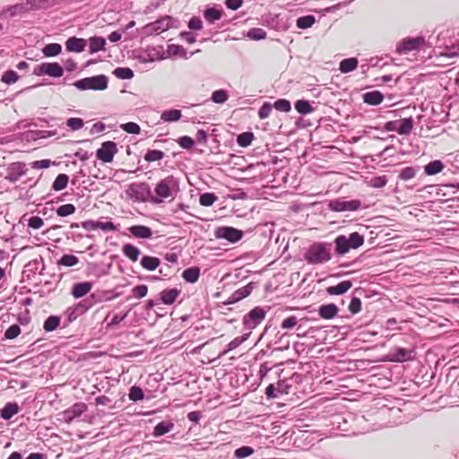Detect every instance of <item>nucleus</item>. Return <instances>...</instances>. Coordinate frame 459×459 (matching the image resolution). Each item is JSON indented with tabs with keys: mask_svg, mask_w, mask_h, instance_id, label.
<instances>
[{
	"mask_svg": "<svg viewBox=\"0 0 459 459\" xmlns=\"http://www.w3.org/2000/svg\"><path fill=\"white\" fill-rule=\"evenodd\" d=\"M64 74L63 67L58 63H42L34 69L36 75H48L58 78Z\"/></svg>",
	"mask_w": 459,
	"mask_h": 459,
	"instance_id": "11",
	"label": "nucleus"
},
{
	"mask_svg": "<svg viewBox=\"0 0 459 459\" xmlns=\"http://www.w3.org/2000/svg\"><path fill=\"white\" fill-rule=\"evenodd\" d=\"M426 41L423 37L406 38L397 44L396 52L405 54L410 51L417 50L425 45Z\"/></svg>",
	"mask_w": 459,
	"mask_h": 459,
	"instance_id": "8",
	"label": "nucleus"
},
{
	"mask_svg": "<svg viewBox=\"0 0 459 459\" xmlns=\"http://www.w3.org/2000/svg\"><path fill=\"white\" fill-rule=\"evenodd\" d=\"M182 117V113L179 109H169L161 113L160 119L164 122H176L178 121Z\"/></svg>",
	"mask_w": 459,
	"mask_h": 459,
	"instance_id": "34",
	"label": "nucleus"
},
{
	"mask_svg": "<svg viewBox=\"0 0 459 459\" xmlns=\"http://www.w3.org/2000/svg\"><path fill=\"white\" fill-rule=\"evenodd\" d=\"M255 136L252 132H244L238 135L237 143L241 147H247L251 144Z\"/></svg>",
	"mask_w": 459,
	"mask_h": 459,
	"instance_id": "42",
	"label": "nucleus"
},
{
	"mask_svg": "<svg viewBox=\"0 0 459 459\" xmlns=\"http://www.w3.org/2000/svg\"><path fill=\"white\" fill-rule=\"evenodd\" d=\"M349 311L352 314H358L361 310V300L359 298L353 297L349 304Z\"/></svg>",
	"mask_w": 459,
	"mask_h": 459,
	"instance_id": "60",
	"label": "nucleus"
},
{
	"mask_svg": "<svg viewBox=\"0 0 459 459\" xmlns=\"http://www.w3.org/2000/svg\"><path fill=\"white\" fill-rule=\"evenodd\" d=\"M69 177L66 174H59L53 182L52 188L55 191H61L67 186Z\"/></svg>",
	"mask_w": 459,
	"mask_h": 459,
	"instance_id": "39",
	"label": "nucleus"
},
{
	"mask_svg": "<svg viewBox=\"0 0 459 459\" xmlns=\"http://www.w3.org/2000/svg\"><path fill=\"white\" fill-rule=\"evenodd\" d=\"M108 78L104 74L95 75L91 77H85L74 82L80 91H103L108 87Z\"/></svg>",
	"mask_w": 459,
	"mask_h": 459,
	"instance_id": "4",
	"label": "nucleus"
},
{
	"mask_svg": "<svg viewBox=\"0 0 459 459\" xmlns=\"http://www.w3.org/2000/svg\"><path fill=\"white\" fill-rule=\"evenodd\" d=\"M132 292L134 294V297L137 299H142L147 295L148 287L144 284L137 285L133 288Z\"/></svg>",
	"mask_w": 459,
	"mask_h": 459,
	"instance_id": "62",
	"label": "nucleus"
},
{
	"mask_svg": "<svg viewBox=\"0 0 459 459\" xmlns=\"http://www.w3.org/2000/svg\"><path fill=\"white\" fill-rule=\"evenodd\" d=\"M113 74L118 79L129 80L134 77V71L129 67H117Z\"/></svg>",
	"mask_w": 459,
	"mask_h": 459,
	"instance_id": "41",
	"label": "nucleus"
},
{
	"mask_svg": "<svg viewBox=\"0 0 459 459\" xmlns=\"http://www.w3.org/2000/svg\"><path fill=\"white\" fill-rule=\"evenodd\" d=\"M86 43L84 39L71 37L65 41V48L69 52L81 53L84 50Z\"/></svg>",
	"mask_w": 459,
	"mask_h": 459,
	"instance_id": "18",
	"label": "nucleus"
},
{
	"mask_svg": "<svg viewBox=\"0 0 459 459\" xmlns=\"http://www.w3.org/2000/svg\"><path fill=\"white\" fill-rule=\"evenodd\" d=\"M20 76L13 70H8L2 75L1 81L8 85L15 83L19 80Z\"/></svg>",
	"mask_w": 459,
	"mask_h": 459,
	"instance_id": "49",
	"label": "nucleus"
},
{
	"mask_svg": "<svg viewBox=\"0 0 459 459\" xmlns=\"http://www.w3.org/2000/svg\"><path fill=\"white\" fill-rule=\"evenodd\" d=\"M316 22V17L314 15H305L297 19L296 26L299 29L306 30L311 28Z\"/></svg>",
	"mask_w": 459,
	"mask_h": 459,
	"instance_id": "35",
	"label": "nucleus"
},
{
	"mask_svg": "<svg viewBox=\"0 0 459 459\" xmlns=\"http://www.w3.org/2000/svg\"><path fill=\"white\" fill-rule=\"evenodd\" d=\"M441 55L447 57L459 56V42L446 46Z\"/></svg>",
	"mask_w": 459,
	"mask_h": 459,
	"instance_id": "50",
	"label": "nucleus"
},
{
	"mask_svg": "<svg viewBox=\"0 0 459 459\" xmlns=\"http://www.w3.org/2000/svg\"><path fill=\"white\" fill-rule=\"evenodd\" d=\"M267 311L262 307H255L243 317V325L247 330L255 329L262 323Z\"/></svg>",
	"mask_w": 459,
	"mask_h": 459,
	"instance_id": "5",
	"label": "nucleus"
},
{
	"mask_svg": "<svg viewBox=\"0 0 459 459\" xmlns=\"http://www.w3.org/2000/svg\"><path fill=\"white\" fill-rule=\"evenodd\" d=\"M273 105L269 102H264L258 110V117L260 119L267 118L273 109Z\"/></svg>",
	"mask_w": 459,
	"mask_h": 459,
	"instance_id": "59",
	"label": "nucleus"
},
{
	"mask_svg": "<svg viewBox=\"0 0 459 459\" xmlns=\"http://www.w3.org/2000/svg\"><path fill=\"white\" fill-rule=\"evenodd\" d=\"M336 253L340 255L347 254L351 249H357L364 244V237L359 232L351 233L348 237L339 235L334 239Z\"/></svg>",
	"mask_w": 459,
	"mask_h": 459,
	"instance_id": "3",
	"label": "nucleus"
},
{
	"mask_svg": "<svg viewBox=\"0 0 459 459\" xmlns=\"http://www.w3.org/2000/svg\"><path fill=\"white\" fill-rule=\"evenodd\" d=\"M413 351L405 348L395 347L387 355L385 360L392 362H404L413 359Z\"/></svg>",
	"mask_w": 459,
	"mask_h": 459,
	"instance_id": "13",
	"label": "nucleus"
},
{
	"mask_svg": "<svg viewBox=\"0 0 459 459\" xmlns=\"http://www.w3.org/2000/svg\"><path fill=\"white\" fill-rule=\"evenodd\" d=\"M253 289H254L253 282H249L248 284L238 289L231 294V296L228 299V300L225 301V304H227V305L233 304V303H236V302L247 298V296L250 295Z\"/></svg>",
	"mask_w": 459,
	"mask_h": 459,
	"instance_id": "16",
	"label": "nucleus"
},
{
	"mask_svg": "<svg viewBox=\"0 0 459 459\" xmlns=\"http://www.w3.org/2000/svg\"><path fill=\"white\" fill-rule=\"evenodd\" d=\"M79 263V259L74 255L65 254L64 255L58 262L59 265H64L66 267L74 266Z\"/></svg>",
	"mask_w": 459,
	"mask_h": 459,
	"instance_id": "44",
	"label": "nucleus"
},
{
	"mask_svg": "<svg viewBox=\"0 0 459 459\" xmlns=\"http://www.w3.org/2000/svg\"><path fill=\"white\" fill-rule=\"evenodd\" d=\"M173 23L174 19L171 16L166 15L153 22L147 24L144 29L147 33L160 34L171 28L173 26Z\"/></svg>",
	"mask_w": 459,
	"mask_h": 459,
	"instance_id": "10",
	"label": "nucleus"
},
{
	"mask_svg": "<svg viewBox=\"0 0 459 459\" xmlns=\"http://www.w3.org/2000/svg\"><path fill=\"white\" fill-rule=\"evenodd\" d=\"M249 335H250V333H244L242 336L234 338L232 341H230L228 343L227 349L222 352V355H225L229 351L237 349L240 344H242L245 341H247L248 339Z\"/></svg>",
	"mask_w": 459,
	"mask_h": 459,
	"instance_id": "38",
	"label": "nucleus"
},
{
	"mask_svg": "<svg viewBox=\"0 0 459 459\" xmlns=\"http://www.w3.org/2000/svg\"><path fill=\"white\" fill-rule=\"evenodd\" d=\"M97 230H101L103 231H115L117 230L118 228L112 221H98Z\"/></svg>",
	"mask_w": 459,
	"mask_h": 459,
	"instance_id": "63",
	"label": "nucleus"
},
{
	"mask_svg": "<svg viewBox=\"0 0 459 459\" xmlns=\"http://www.w3.org/2000/svg\"><path fill=\"white\" fill-rule=\"evenodd\" d=\"M178 143L183 149L190 150L193 148V146L195 144V141L190 136L185 135V136L178 138Z\"/></svg>",
	"mask_w": 459,
	"mask_h": 459,
	"instance_id": "61",
	"label": "nucleus"
},
{
	"mask_svg": "<svg viewBox=\"0 0 459 459\" xmlns=\"http://www.w3.org/2000/svg\"><path fill=\"white\" fill-rule=\"evenodd\" d=\"M217 199L218 196L213 193H204L200 195L199 203L203 206L209 207L212 206Z\"/></svg>",
	"mask_w": 459,
	"mask_h": 459,
	"instance_id": "47",
	"label": "nucleus"
},
{
	"mask_svg": "<svg viewBox=\"0 0 459 459\" xmlns=\"http://www.w3.org/2000/svg\"><path fill=\"white\" fill-rule=\"evenodd\" d=\"M444 163L439 160H436L428 163L424 167V171L428 176H433L441 172L444 169Z\"/></svg>",
	"mask_w": 459,
	"mask_h": 459,
	"instance_id": "32",
	"label": "nucleus"
},
{
	"mask_svg": "<svg viewBox=\"0 0 459 459\" xmlns=\"http://www.w3.org/2000/svg\"><path fill=\"white\" fill-rule=\"evenodd\" d=\"M181 290L177 288L167 289L162 290L159 296V300L165 305L173 304L177 298L180 295Z\"/></svg>",
	"mask_w": 459,
	"mask_h": 459,
	"instance_id": "19",
	"label": "nucleus"
},
{
	"mask_svg": "<svg viewBox=\"0 0 459 459\" xmlns=\"http://www.w3.org/2000/svg\"><path fill=\"white\" fill-rule=\"evenodd\" d=\"M74 212H75V206L72 204H63L56 209V214L59 217H65V216L71 215V214L74 213Z\"/></svg>",
	"mask_w": 459,
	"mask_h": 459,
	"instance_id": "51",
	"label": "nucleus"
},
{
	"mask_svg": "<svg viewBox=\"0 0 459 459\" xmlns=\"http://www.w3.org/2000/svg\"><path fill=\"white\" fill-rule=\"evenodd\" d=\"M332 244L328 242H315L309 246L304 257L308 264H324L332 259Z\"/></svg>",
	"mask_w": 459,
	"mask_h": 459,
	"instance_id": "1",
	"label": "nucleus"
},
{
	"mask_svg": "<svg viewBox=\"0 0 459 459\" xmlns=\"http://www.w3.org/2000/svg\"><path fill=\"white\" fill-rule=\"evenodd\" d=\"M117 152V143L112 141H107L102 143L100 148L97 150L96 157L105 163H109L113 160Z\"/></svg>",
	"mask_w": 459,
	"mask_h": 459,
	"instance_id": "9",
	"label": "nucleus"
},
{
	"mask_svg": "<svg viewBox=\"0 0 459 459\" xmlns=\"http://www.w3.org/2000/svg\"><path fill=\"white\" fill-rule=\"evenodd\" d=\"M417 169L413 167H406L403 169L399 174V178L407 181L413 178L416 175Z\"/></svg>",
	"mask_w": 459,
	"mask_h": 459,
	"instance_id": "52",
	"label": "nucleus"
},
{
	"mask_svg": "<svg viewBox=\"0 0 459 459\" xmlns=\"http://www.w3.org/2000/svg\"><path fill=\"white\" fill-rule=\"evenodd\" d=\"M182 277L186 282L195 283L200 277V268L197 266L189 267L184 270Z\"/></svg>",
	"mask_w": 459,
	"mask_h": 459,
	"instance_id": "28",
	"label": "nucleus"
},
{
	"mask_svg": "<svg viewBox=\"0 0 459 459\" xmlns=\"http://www.w3.org/2000/svg\"><path fill=\"white\" fill-rule=\"evenodd\" d=\"M282 386H283V383H278V385L277 387H274V385L273 384L269 385L267 387H266V390H265V394L267 397L269 398H274V397H277V394L276 393H282Z\"/></svg>",
	"mask_w": 459,
	"mask_h": 459,
	"instance_id": "56",
	"label": "nucleus"
},
{
	"mask_svg": "<svg viewBox=\"0 0 459 459\" xmlns=\"http://www.w3.org/2000/svg\"><path fill=\"white\" fill-rule=\"evenodd\" d=\"M273 107L281 112H289L291 108L290 102L288 100L281 99L276 100Z\"/></svg>",
	"mask_w": 459,
	"mask_h": 459,
	"instance_id": "54",
	"label": "nucleus"
},
{
	"mask_svg": "<svg viewBox=\"0 0 459 459\" xmlns=\"http://www.w3.org/2000/svg\"><path fill=\"white\" fill-rule=\"evenodd\" d=\"M83 120L80 117H70L66 121V126L72 130V131H77L82 128L83 126Z\"/></svg>",
	"mask_w": 459,
	"mask_h": 459,
	"instance_id": "55",
	"label": "nucleus"
},
{
	"mask_svg": "<svg viewBox=\"0 0 459 459\" xmlns=\"http://www.w3.org/2000/svg\"><path fill=\"white\" fill-rule=\"evenodd\" d=\"M222 11L214 7H208L204 12V17L210 24H213L216 21H219L222 17Z\"/></svg>",
	"mask_w": 459,
	"mask_h": 459,
	"instance_id": "30",
	"label": "nucleus"
},
{
	"mask_svg": "<svg viewBox=\"0 0 459 459\" xmlns=\"http://www.w3.org/2000/svg\"><path fill=\"white\" fill-rule=\"evenodd\" d=\"M338 312L339 308L333 303L321 305L317 309L319 316L326 320L334 318L338 315Z\"/></svg>",
	"mask_w": 459,
	"mask_h": 459,
	"instance_id": "17",
	"label": "nucleus"
},
{
	"mask_svg": "<svg viewBox=\"0 0 459 459\" xmlns=\"http://www.w3.org/2000/svg\"><path fill=\"white\" fill-rule=\"evenodd\" d=\"M122 252L132 262H136L141 254L140 249L132 244H125L122 247Z\"/></svg>",
	"mask_w": 459,
	"mask_h": 459,
	"instance_id": "25",
	"label": "nucleus"
},
{
	"mask_svg": "<svg viewBox=\"0 0 459 459\" xmlns=\"http://www.w3.org/2000/svg\"><path fill=\"white\" fill-rule=\"evenodd\" d=\"M179 190L178 179L173 176H168L161 179L155 186V195L151 198L153 204H160L167 198H174Z\"/></svg>",
	"mask_w": 459,
	"mask_h": 459,
	"instance_id": "2",
	"label": "nucleus"
},
{
	"mask_svg": "<svg viewBox=\"0 0 459 459\" xmlns=\"http://www.w3.org/2000/svg\"><path fill=\"white\" fill-rule=\"evenodd\" d=\"M128 397L133 402L142 401L144 398L143 391L141 387L134 385L129 389Z\"/></svg>",
	"mask_w": 459,
	"mask_h": 459,
	"instance_id": "48",
	"label": "nucleus"
},
{
	"mask_svg": "<svg viewBox=\"0 0 459 459\" xmlns=\"http://www.w3.org/2000/svg\"><path fill=\"white\" fill-rule=\"evenodd\" d=\"M254 454V449L250 446H243L234 451V456L238 459L247 457Z\"/></svg>",
	"mask_w": 459,
	"mask_h": 459,
	"instance_id": "53",
	"label": "nucleus"
},
{
	"mask_svg": "<svg viewBox=\"0 0 459 459\" xmlns=\"http://www.w3.org/2000/svg\"><path fill=\"white\" fill-rule=\"evenodd\" d=\"M20 407L17 403H7L1 410V417L4 420H10L19 412Z\"/></svg>",
	"mask_w": 459,
	"mask_h": 459,
	"instance_id": "27",
	"label": "nucleus"
},
{
	"mask_svg": "<svg viewBox=\"0 0 459 459\" xmlns=\"http://www.w3.org/2000/svg\"><path fill=\"white\" fill-rule=\"evenodd\" d=\"M295 109L301 115H307L314 111L310 102L306 100H299L294 104Z\"/></svg>",
	"mask_w": 459,
	"mask_h": 459,
	"instance_id": "36",
	"label": "nucleus"
},
{
	"mask_svg": "<svg viewBox=\"0 0 459 459\" xmlns=\"http://www.w3.org/2000/svg\"><path fill=\"white\" fill-rule=\"evenodd\" d=\"M60 324V317L57 316H48L43 325V328L46 332H52L56 330Z\"/></svg>",
	"mask_w": 459,
	"mask_h": 459,
	"instance_id": "40",
	"label": "nucleus"
},
{
	"mask_svg": "<svg viewBox=\"0 0 459 459\" xmlns=\"http://www.w3.org/2000/svg\"><path fill=\"white\" fill-rule=\"evenodd\" d=\"M174 428V423L171 421H160L159 422L154 429H153V436L154 437H160L163 436L169 431H171Z\"/></svg>",
	"mask_w": 459,
	"mask_h": 459,
	"instance_id": "33",
	"label": "nucleus"
},
{
	"mask_svg": "<svg viewBox=\"0 0 459 459\" xmlns=\"http://www.w3.org/2000/svg\"><path fill=\"white\" fill-rule=\"evenodd\" d=\"M383 100L384 96L379 91H372L363 94V100L368 105H379Z\"/></svg>",
	"mask_w": 459,
	"mask_h": 459,
	"instance_id": "24",
	"label": "nucleus"
},
{
	"mask_svg": "<svg viewBox=\"0 0 459 459\" xmlns=\"http://www.w3.org/2000/svg\"><path fill=\"white\" fill-rule=\"evenodd\" d=\"M164 156V152L160 150H148L144 155V160L148 162H153L162 160Z\"/></svg>",
	"mask_w": 459,
	"mask_h": 459,
	"instance_id": "45",
	"label": "nucleus"
},
{
	"mask_svg": "<svg viewBox=\"0 0 459 459\" xmlns=\"http://www.w3.org/2000/svg\"><path fill=\"white\" fill-rule=\"evenodd\" d=\"M92 289V283L90 281L74 283L72 288V295L75 299L82 298L88 294Z\"/></svg>",
	"mask_w": 459,
	"mask_h": 459,
	"instance_id": "21",
	"label": "nucleus"
},
{
	"mask_svg": "<svg viewBox=\"0 0 459 459\" xmlns=\"http://www.w3.org/2000/svg\"><path fill=\"white\" fill-rule=\"evenodd\" d=\"M21 333V328L18 325L14 324L12 325L7 328V330L4 332V337L5 339H14Z\"/></svg>",
	"mask_w": 459,
	"mask_h": 459,
	"instance_id": "57",
	"label": "nucleus"
},
{
	"mask_svg": "<svg viewBox=\"0 0 459 459\" xmlns=\"http://www.w3.org/2000/svg\"><path fill=\"white\" fill-rule=\"evenodd\" d=\"M168 53L170 56H184L186 49L180 45L172 44L168 47Z\"/></svg>",
	"mask_w": 459,
	"mask_h": 459,
	"instance_id": "64",
	"label": "nucleus"
},
{
	"mask_svg": "<svg viewBox=\"0 0 459 459\" xmlns=\"http://www.w3.org/2000/svg\"><path fill=\"white\" fill-rule=\"evenodd\" d=\"M127 194L131 198L140 202L151 201L152 191L146 183H133L128 186Z\"/></svg>",
	"mask_w": 459,
	"mask_h": 459,
	"instance_id": "6",
	"label": "nucleus"
},
{
	"mask_svg": "<svg viewBox=\"0 0 459 459\" xmlns=\"http://www.w3.org/2000/svg\"><path fill=\"white\" fill-rule=\"evenodd\" d=\"M351 287L352 282L351 281H343L336 285L327 287L326 293L331 296L342 295L346 293Z\"/></svg>",
	"mask_w": 459,
	"mask_h": 459,
	"instance_id": "22",
	"label": "nucleus"
},
{
	"mask_svg": "<svg viewBox=\"0 0 459 459\" xmlns=\"http://www.w3.org/2000/svg\"><path fill=\"white\" fill-rule=\"evenodd\" d=\"M87 410L84 403H76L63 411V418L66 423H71L74 419L80 417Z\"/></svg>",
	"mask_w": 459,
	"mask_h": 459,
	"instance_id": "15",
	"label": "nucleus"
},
{
	"mask_svg": "<svg viewBox=\"0 0 459 459\" xmlns=\"http://www.w3.org/2000/svg\"><path fill=\"white\" fill-rule=\"evenodd\" d=\"M359 60L356 57H349L342 60L339 64V70L342 74H348L357 69Z\"/></svg>",
	"mask_w": 459,
	"mask_h": 459,
	"instance_id": "23",
	"label": "nucleus"
},
{
	"mask_svg": "<svg viewBox=\"0 0 459 459\" xmlns=\"http://www.w3.org/2000/svg\"><path fill=\"white\" fill-rule=\"evenodd\" d=\"M229 99V94L225 90H217L214 91L212 94L211 100L214 103L222 104L226 102Z\"/></svg>",
	"mask_w": 459,
	"mask_h": 459,
	"instance_id": "46",
	"label": "nucleus"
},
{
	"mask_svg": "<svg viewBox=\"0 0 459 459\" xmlns=\"http://www.w3.org/2000/svg\"><path fill=\"white\" fill-rule=\"evenodd\" d=\"M128 231L137 238L147 239L152 238V230L144 225H134L128 228Z\"/></svg>",
	"mask_w": 459,
	"mask_h": 459,
	"instance_id": "20",
	"label": "nucleus"
},
{
	"mask_svg": "<svg viewBox=\"0 0 459 459\" xmlns=\"http://www.w3.org/2000/svg\"><path fill=\"white\" fill-rule=\"evenodd\" d=\"M61 50H62V47H61L60 44H58V43H50V44H47L43 48L42 53H43V55L45 56L52 57V56H56L58 54H60Z\"/></svg>",
	"mask_w": 459,
	"mask_h": 459,
	"instance_id": "37",
	"label": "nucleus"
},
{
	"mask_svg": "<svg viewBox=\"0 0 459 459\" xmlns=\"http://www.w3.org/2000/svg\"><path fill=\"white\" fill-rule=\"evenodd\" d=\"M214 235L217 238H223L231 243H236L242 238L243 232L233 227L223 226L217 228Z\"/></svg>",
	"mask_w": 459,
	"mask_h": 459,
	"instance_id": "12",
	"label": "nucleus"
},
{
	"mask_svg": "<svg viewBox=\"0 0 459 459\" xmlns=\"http://www.w3.org/2000/svg\"><path fill=\"white\" fill-rule=\"evenodd\" d=\"M397 133L399 134L408 135L413 128V119L411 117L398 120Z\"/></svg>",
	"mask_w": 459,
	"mask_h": 459,
	"instance_id": "31",
	"label": "nucleus"
},
{
	"mask_svg": "<svg viewBox=\"0 0 459 459\" xmlns=\"http://www.w3.org/2000/svg\"><path fill=\"white\" fill-rule=\"evenodd\" d=\"M27 172L25 168V164L22 162H13L10 164L8 168V172L6 176V179L9 182L15 183L17 182L22 176H24Z\"/></svg>",
	"mask_w": 459,
	"mask_h": 459,
	"instance_id": "14",
	"label": "nucleus"
},
{
	"mask_svg": "<svg viewBox=\"0 0 459 459\" xmlns=\"http://www.w3.org/2000/svg\"><path fill=\"white\" fill-rule=\"evenodd\" d=\"M120 127L128 134H137L140 133L141 128L139 125L134 122H128L126 124H122Z\"/></svg>",
	"mask_w": 459,
	"mask_h": 459,
	"instance_id": "58",
	"label": "nucleus"
},
{
	"mask_svg": "<svg viewBox=\"0 0 459 459\" xmlns=\"http://www.w3.org/2000/svg\"><path fill=\"white\" fill-rule=\"evenodd\" d=\"M160 264V261L158 257L151 255H143L141 259V265L147 271H154Z\"/></svg>",
	"mask_w": 459,
	"mask_h": 459,
	"instance_id": "26",
	"label": "nucleus"
},
{
	"mask_svg": "<svg viewBox=\"0 0 459 459\" xmlns=\"http://www.w3.org/2000/svg\"><path fill=\"white\" fill-rule=\"evenodd\" d=\"M267 33L264 29L252 28L247 32V37L253 40H261L266 39Z\"/></svg>",
	"mask_w": 459,
	"mask_h": 459,
	"instance_id": "43",
	"label": "nucleus"
},
{
	"mask_svg": "<svg viewBox=\"0 0 459 459\" xmlns=\"http://www.w3.org/2000/svg\"><path fill=\"white\" fill-rule=\"evenodd\" d=\"M106 40L102 37H91L89 39L90 53L93 54L105 49Z\"/></svg>",
	"mask_w": 459,
	"mask_h": 459,
	"instance_id": "29",
	"label": "nucleus"
},
{
	"mask_svg": "<svg viewBox=\"0 0 459 459\" xmlns=\"http://www.w3.org/2000/svg\"><path fill=\"white\" fill-rule=\"evenodd\" d=\"M361 207V202L354 199L346 201L341 198L331 200L328 204L329 210L333 212H354Z\"/></svg>",
	"mask_w": 459,
	"mask_h": 459,
	"instance_id": "7",
	"label": "nucleus"
}]
</instances>
